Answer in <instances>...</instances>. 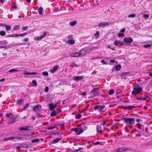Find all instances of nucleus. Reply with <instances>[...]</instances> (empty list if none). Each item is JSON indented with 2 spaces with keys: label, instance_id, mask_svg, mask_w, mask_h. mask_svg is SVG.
<instances>
[{
  "label": "nucleus",
  "instance_id": "obj_41",
  "mask_svg": "<svg viewBox=\"0 0 152 152\" xmlns=\"http://www.w3.org/2000/svg\"><path fill=\"white\" fill-rule=\"evenodd\" d=\"M81 114H77L75 115V118L76 119H79L81 117Z\"/></svg>",
  "mask_w": 152,
  "mask_h": 152
},
{
  "label": "nucleus",
  "instance_id": "obj_14",
  "mask_svg": "<svg viewBox=\"0 0 152 152\" xmlns=\"http://www.w3.org/2000/svg\"><path fill=\"white\" fill-rule=\"evenodd\" d=\"M30 128H32V127L31 126H25L20 128L19 129L21 131H28L30 130Z\"/></svg>",
  "mask_w": 152,
  "mask_h": 152
},
{
  "label": "nucleus",
  "instance_id": "obj_8",
  "mask_svg": "<svg viewBox=\"0 0 152 152\" xmlns=\"http://www.w3.org/2000/svg\"><path fill=\"white\" fill-rule=\"evenodd\" d=\"M49 109L50 110H53L56 107V104H54L53 103H50L48 104Z\"/></svg>",
  "mask_w": 152,
  "mask_h": 152
},
{
  "label": "nucleus",
  "instance_id": "obj_19",
  "mask_svg": "<svg viewBox=\"0 0 152 152\" xmlns=\"http://www.w3.org/2000/svg\"><path fill=\"white\" fill-rule=\"evenodd\" d=\"M83 78V76H76L74 79V80L76 81H78Z\"/></svg>",
  "mask_w": 152,
  "mask_h": 152
},
{
  "label": "nucleus",
  "instance_id": "obj_2",
  "mask_svg": "<svg viewBox=\"0 0 152 152\" xmlns=\"http://www.w3.org/2000/svg\"><path fill=\"white\" fill-rule=\"evenodd\" d=\"M121 120L128 124H133L135 122V119L134 118H122Z\"/></svg>",
  "mask_w": 152,
  "mask_h": 152
},
{
  "label": "nucleus",
  "instance_id": "obj_35",
  "mask_svg": "<svg viewBox=\"0 0 152 152\" xmlns=\"http://www.w3.org/2000/svg\"><path fill=\"white\" fill-rule=\"evenodd\" d=\"M29 103H27V104H26V105L23 108V110H26L27 109V108H28V107L29 106Z\"/></svg>",
  "mask_w": 152,
  "mask_h": 152
},
{
  "label": "nucleus",
  "instance_id": "obj_37",
  "mask_svg": "<svg viewBox=\"0 0 152 152\" xmlns=\"http://www.w3.org/2000/svg\"><path fill=\"white\" fill-rule=\"evenodd\" d=\"M39 141V140L38 139H36L31 140V142H38Z\"/></svg>",
  "mask_w": 152,
  "mask_h": 152
},
{
  "label": "nucleus",
  "instance_id": "obj_40",
  "mask_svg": "<svg viewBox=\"0 0 152 152\" xmlns=\"http://www.w3.org/2000/svg\"><path fill=\"white\" fill-rule=\"evenodd\" d=\"M6 33L4 31H0V35L1 36H3L5 35Z\"/></svg>",
  "mask_w": 152,
  "mask_h": 152
},
{
  "label": "nucleus",
  "instance_id": "obj_21",
  "mask_svg": "<svg viewBox=\"0 0 152 152\" xmlns=\"http://www.w3.org/2000/svg\"><path fill=\"white\" fill-rule=\"evenodd\" d=\"M20 28V26L16 25L13 28L12 30L14 31H16L19 29Z\"/></svg>",
  "mask_w": 152,
  "mask_h": 152
},
{
  "label": "nucleus",
  "instance_id": "obj_9",
  "mask_svg": "<svg viewBox=\"0 0 152 152\" xmlns=\"http://www.w3.org/2000/svg\"><path fill=\"white\" fill-rule=\"evenodd\" d=\"M124 41L127 43H131L133 41L132 38L130 37H126L124 39Z\"/></svg>",
  "mask_w": 152,
  "mask_h": 152
},
{
  "label": "nucleus",
  "instance_id": "obj_30",
  "mask_svg": "<svg viewBox=\"0 0 152 152\" xmlns=\"http://www.w3.org/2000/svg\"><path fill=\"white\" fill-rule=\"evenodd\" d=\"M32 83L33 84V85H32V86H37V83L36 81L35 80H32Z\"/></svg>",
  "mask_w": 152,
  "mask_h": 152
},
{
  "label": "nucleus",
  "instance_id": "obj_39",
  "mask_svg": "<svg viewBox=\"0 0 152 152\" xmlns=\"http://www.w3.org/2000/svg\"><path fill=\"white\" fill-rule=\"evenodd\" d=\"M136 15L134 14H131L128 16V18H134L135 17Z\"/></svg>",
  "mask_w": 152,
  "mask_h": 152
},
{
  "label": "nucleus",
  "instance_id": "obj_52",
  "mask_svg": "<svg viewBox=\"0 0 152 152\" xmlns=\"http://www.w3.org/2000/svg\"><path fill=\"white\" fill-rule=\"evenodd\" d=\"M96 131H97V132L98 133H101L102 132V131L101 130L100 131L99 130V128H98V127L97 128Z\"/></svg>",
  "mask_w": 152,
  "mask_h": 152
},
{
  "label": "nucleus",
  "instance_id": "obj_26",
  "mask_svg": "<svg viewBox=\"0 0 152 152\" xmlns=\"http://www.w3.org/2000/svg\"><path fill=\"white\" fill-rule=\"evenodd\" d=\"M4 26L5 27L7 31H10L11 29V28L10 26H7L6 24V25Z\"/></svg>",
  "mask_w": 152,
  "mask_h": 152
},
{
  "label": "nucleus",
  "instance_id": "obj_47",
  "mask_svg": "<svg viewBox=\"0 0 152 152\" xmlns=\"http://www.w3.org/2000/svg\"><path fill=\"white\" fill-rule=\"evenodd\" d=\"M27 34V33H24L23 34H19V37H23Z\"/></svg>",
  "mask_w": 152,
  "mask_h": 152
},
{
  "label": "nucleus",
  "instance_id": "obj_29",
  "mask_svg": "<svg viewBox=\"0 0 152 152\" xmlns=\"http://www.w3.org/2000/svg\"><path fill=\"white\" fill-rule=\"evenodd\" d=\"M59 66L58 65L54 66L53 68V72H54L56 71L59 68Z\"/></svg>",
  "mask_w": 152,
  "mask_h": 152
},
{
  "label": "nucleus",
  "instance_id": "obj_51",
  "mask_svg": "<svg viewBox=\"0 0 152 152\" xmlns=\"http://www.w3.org/2000/svg\"><path fill=\"white\" fill-rule=\"evenodd\" d=\"M46 32H44V34L43 35H42L41 36V37H42V38H44L45 36L46 35Z\"/></svg>",
  "mask_w": 152,
  "mask_h": 152
},
{
  "label": "nucleus",
  "instance_id": "obj_22",
  "mask_svg": "<svg viewBox=\"0 0 152 152\" xmlns=\"http://www.w3.org/2000/svg\"><path fill=\"white\" fill-rule=\"evenodd\" d=\"M7 118H9L10 120L13 117V114L12 113H8L7 115Z\"/></svg>",
  "mask_w": 152,
  "mask_h": 152
},
{
  "label": "nucleus",
  "instance_id": "obj_1",
  "mask_svg": "<svg viewBox=\"0 0 152 152\" xmlns=\"http://www.w3.org/2000/svg\"><path fill=\"white\" fill-rule=\"evenodd\" d=\"M138 85L137 84L136 85L135 87L134 88L132 92V94L136 95L138 94H141V92L142 91V89L140 88H137Z\"/></svg>",
  "mask_w": 152,
  "mask_h": 152
},
{
  "label": "nucleus",
  "instance_id": "obj_12",
  "mask_svg": "<svg viewBox=\"0 0 152 152\" xmlns=\"http://www.w3.org/2000/svg\"><path fill=\"white\" fill-rule=\"evenodd\" d=\"M97 47H91L87 48L86 49L87 53H89L92 51L94 49H96Z\"/></svg>",
  "mask_w": 152,
  "mask_h": 152
},
{
  "label": "nucleus",
  "instance_id": "obj_18",
  "mask_svg": "<svg viewBox=\"0 0 152 152\" xmlns=\"http://www.w3.org/2000/svg\"><path fill=\"white\" fill-rule=\"evenodd\" d=\"M61 139V138H56L51 141L52 143L53 144L56 143L59 141Z\"/></svg>",
  "mask_w": 152,
  "mask_h": 152
},
{
  "label": "nucleus",
  "instance_id": "obj_61",
  "mask_svg": "<svg viewBox=\"0 0 152 152\" xmlns=\"http://www.w3.org/2000/svg\"><path fill=\"white\" fill-rule=\"evenodd\" d=\"M6 25V24L3 23H0V26H4Z\"/></svg>",
  "mask_w": 152,
  "mask_h": 152
},
{
  "label": "nucleus",
  "instance_id": "obj_10",
  "mask_svg": "<svg viewBox=\"0 0 152 152\" xmlns=\"http://www.w3.org/2000/svg\"><path fill=\"white\" fill-rule=\"evenodd\" d=\"M87 53V52L86 49H82L80 53H79V56H83L86 55Z\"/></svg>",
  "mask_w": 152,
  "mask_h": 152
},
{
  "label": "nucleus",
  "instance_id": "obj_59",
  "mask_svg": "<svg viewBox=\"0 0 152 152\" xmlns=\"http://www.w3.org/2000/svg\"><path fill=\"white\" fill-rule=\"evenodd\" d=\"M7 37H15V36L14 35V34H10L9 35L7 36Z\"/></svg>",
  "mask_w": 152,
  "mask_h": 152
},
{
  "label": "nucleus",
  "instance_id": "obj_6",
  "mask_svg": "<svg viewBox=\"0 0 152 152\" xmlns=\"http://www.w3.org/2000/svg\"><path fill=\"white\" fill-rule=\"evenodd\" d=\"M19 119V117L18 116H17L14 117H12V118L10 120V122L11 124L14 123L18 121Z\"/></svg>",
  "mask_w": 152,
  "mask_h": 152
},
{
  "label": "nucleus",
  "instance_id": "obj_54",
  "mask_svg": "<svg viewBox=\"0 0 152 152\" xmlns=\"http://www.w3.org/2000/svg\"><path fill=\"white\" fill-rule=\"evenodd\" d=\"M70 66H72V67L75 66V67H77L78 66V65H77V64H75V63H74L73 64V65H71Z\"/></svg>",
  "mask_w": 152,
  "mask_h": 152
},
{
  "label": "nucleus",
  "instance_id": "obj_58",
  "mask_svg": "<svg viewBox=\"0 0 152 152\" xmlns=\"http://www.w3.org/2000/svg\"><path fill=\"white\" fill-rule=\"evenodd\" d=\"M98 105H96L94 107V110H96L97 109H98Z\"/></svg>",
  "mask_w": 152,
  "mask_h": 152
},
{
  "label": "nucleus",
  "instance_id": "obj_27",
  "mask_svg": "<svg viewBox=\"0 0 152 152\" xmlns=\"http://www.w3.org/2000/svg\"><path fill=\"white\" fill-rule=\"evenodd\" d=\"M23 102V99H19L17 101V103L19 105H20L21 104H22Z\"/></svg>",
  "mask_w": 152,
  "mask_h": 152
},
{
  "label": "nucleus",
  "instance_id": "obj_32",
  "mask_svg": "<svg viewBox=\"0 0 152 152\" xmlns=\"http://www.w3.org/2000/svg\"><path fill=\"white\" fill-rule=\"evenodd\" d=\"M114 91L113 90V89H110L109 91L108 92V94L110 95H112L113 94H114Z\"/></svg>",
  "mask_w": 152,
  "mask_h": 152
},
{
  "label": "nucleus",
  "instance_id": "obj_23",
  "mask_svg": "<svg viewBox=\"0 0 152 152\" xmlns=\"http://www.w3.org/2000/svg\"><path fill=\"white\" fill-rule=\"evenodd\" d=\"M67 42L69 44L73 45L75 43V41L73 39H70L67 41Z\"/></svg>",
  "mask_w": 152,
  "mask_h": 152
},
{
  "label": "nucleus",
  "instance_id": "obj_38",
  "mask_svg": "<svg viewBox=\"0 0 152 152\" xmlns=\"http://www.w3.org/2000/svg\"><path fill=\"white\" fill-rule=\"evenodd\" d=\"M145 97H140V98H138L137 97L136 99L138 100H145Z\"/></svg>",
  "mask_w": 152,
  "mask_h": 152
},
{
  "label": "nucleus",
  "instance_id": "obj_42",
  "mask_svg": "<svg viewBox=\"0 0 152 152\" xmlns=\"http://www.w3.org/2000/svg\"><path fill=\"white\" fill-rule=\"evenodd\" d=\"M143 46L144 48H147L150 47L151 46V44H147L144 45Z\"/></svg>",
  "mask_w": 152,
  "mask_h": 152
},
{
  "label": "nucleus",
  "instance_id": "obj_53",
  "mask_svg": "<svg viewBox=\"0 0 152 152\" xmlns=\"http://www.w3.org/2000/svg\"><path fill=\"white\" fill-rule=\"evenodd\" d=\"M49 91V88L48 87L46 86L45 87V92H48Z\"/></svg>",
  "mask_w": 152,
  "mask_h": 152
},
{
  "label": "nucleus",
  "instance_id": "obj_31",
  "mask_svg": "<svg viewBox=\"0 0 152 152\" xmlns=\"http://www.w3.org/2000/svg\"><path fill=\"white\" fill-rule=\"evenodd\" d=\"M57 125L56 124L54 126H49L48 127V129L52 130L57 127Z\"/></svg>",
  "mask_w": 152,
  "mask_h": 152
},
{
  "label": "nucleus",
  "instance_id": "obj_11",
  "mask_svg": "<svg viewBox=\"0 0 152 152\" xmlns=\"http://www.w3.org/2000/svg\"><path fill=\"white\" fill-rule=\"evenodd\" d=\"M41 108V106L40 105L37 104L33 107V109L35 112H37L39 111Z\"/></svg>",
  "mask_w": 152,
  "mask_h": 152
},
{
  "label": "nucleus",
  "instance_id": "obj_15",
  "mask_svg": "<svg viewBox=\"0 0 152 152\" xmlns=\"http://www.w3.org/2000/svg\"><path fill=\"white\" fill-rule=\"evenodd\" d=\"M81 128L82 129V130H86L88 127V124H82L81 125Z\"/></svg>",
  "mask_w": 152,
  "mask_h": 152
},
{
  "label": "nucleus",
  "instance_id": "obj_24",
  "mask_svg": "<svg viewBox=\"0 0 152 152\" xmlns=\"http://www.w3.org/2000/svg\"><path fill=\"white\" fill-rule=\"evenodd\" d=\"M43 9L42 7H39L38 10V12L39 14L41 15H42V12L43 11Z\"/></svg>",
  "mask_w": 152,
  "mask_h": 152
},
{
  "label": "nucleus",
  "instance_id": "obj_20",
  "mask_svg": "<svg viewBox=\"0 0 152 152\" xmlns=\"http://www.w3.org/2000/svg\"><path fill=\"white\" fill-rule=\"evenodd\" d=\"M135 107L134 106H128L124 107V109H128L129 110H132V108Z\"/></svg>",
  "mask_w": 152,
  "mask_h": 152
},
{
  "label": "nucleus",
  "instance_id": "obj_5",
  "mask_svg": "<svg viewBox=\"0 0 152 152\" xmlns=\"http://www.w3.org/2000/svg\"><path fill=\"white\" fill-rule=\"evenodd\" d=\"M74 131L76 132L77 135H79L83 132V131L81 127L75 128L74 129Z\"/></svg>",
  "mask_w": 152,
  "mask_h": 152
},
{
  "label": "nucleus",
  "instance_id": "obj_46",
  "mask_svg": "<svg viewBox=\"0 0 152 152\" xmlns=\"http://www.w3.org/2000/svg\"><path fill=\"white\" fill-rule=\"evenodd\" d=\"M42 74L43 75L47 76L48 75V72L45 71V72H43Z\"/></svg>",
  "mask_w": 152,
  "mask_h": 152
},
{
  "label": "nucleus",
  "instance_id": "obj_28",
  "mask_svg": "<svg viewBox=\"0 0 152 152\" xmlns=\"http://www.w3.org/2000/svg\"><path fill=\"white\" fill-rule=\"evenodd\" d=\"M8 44V42L6 40L0 41V44L6 45Z\"/></svg>",
  "mask_w": 152,
  "mask_h": 152
},
{
  "label": "nucleus",
  "instance_id": "obj_16",
  "mask_svg": "<svg viewBox=\"0 0 152 152\" xmlns=\"http://www.w3.org/2000/svg\"><path fill=\"white\" fill-rule=\"evenodd\" d=\"M24 74L25 75H36L37 74V73L34 72H27L26 71H25L24 72Z\"/></svg>",
  "mask_w": 152,
  "mask_h": 152
},
{
  "label": "nucleus",
  "instance_id": "obj_63",
  "mask_svg": "<svg viewBox=\"0 0 152 152\" xmlns=\"http://www.w3.org/2000/svg\"><path fill=\"white\" fill-rule=\"evenodd\" d=\"M12 7L14 9H15L17 8L16 6L14 4H13Z\"/></svg>",
  "mask_w": 152,
  "mask_h": 152
},
{
  "label": "nucleus",
  "instance_id": "obj_34",
  "mask_svg": "<svg viewBox=\"0 0 152 152\" xmlns=\"http://www.w3.org/2000/svg\"><path fill=\"white\" fill-rule=\"evenodd\" d=\"M121 66L120 65H118L116 66L115 69L117 71H119L121 68Z\"/></svg>",
  "mask_w": 152,
  "mask_h": 152
},
{
  "label": "nucleus",
  "instance_id": "obj_55",
  "mask_svg": "<svg viewBox=\"0 0 152 152\" xmlns=\"http://www.w3.org/2000/svg\"><path fill=\"white\" fill-rule=\"evenodd\" d=\"M128 74H129V73H128V72H124V73H121V76H123V75H126Z\"/></svg>",
  "mask_w": 152,
  "mask_h": 152
},
{
  "label": "nucleus",
  "instance_id": "obj_48",
  "mask_svg": "<svg viewBox=\"0 0 152 152\" xmlns=\"http://www.w3.org/2000/svg\"><path fill=\"white\" fill-rule=\"evenodd\" d=\"M149 15L148 14H144L143 15V17L145 19H146L149 17Z\"/></svg>",
  "mask_w": 152,
  "mask_h": 152
},
{
  "label": "nucleus",
  "instance_id": "obj_60",
  "mask_svg": "<svg viewBox=\"0 0 152 152\" xmlns=\"http://www.w3.org/2000/svg\"><path fill=\"white\" fill-rule=\"evenodd\" d=\"M108 121V120H106L105 121H103V125L104 126L106 122Z\"/></svg>",
  "mask_w": 152,
  "mask_h": 152
},
{
  "label": "nucleus",
  "instance_id": "obj_17",
  "mask_svg": "<svg viewBox=\"0 0 152 152\" xmlns=\"http://www.w3.org/2000/svg\"><path fill=\"white\" fill-rule=\"evenodd\" d=\"M69 56L73 57H76L79 56L78 53H72L70 54Z\"/></svg>",
  "mask_w": 152,
  "mask_h": 152
},
{
  "label": "nucleus",
  "instance_id": "obj_45",
  "mask_svg": "<svg viewBox=\"0 0 152 152\" xmlns=\"http://www.w3.org/2000/svg\"><path fill=\"white\" fill-rule=\"evenodd\" d=\"M18 71V69H12L9 70V72L10 73L12 72H15Z\"/></svg>",
  "mask_w": 152,
  "mask_h": 152
},
{
  "label": "nucleus",
  "instance_id": "obj_25",
  "mask_svg": "<svg viewBox=\"0 0 152 152\" xmlns=\"http://www.w3.org/2000/svg\"><path fill=\"white\" fill-rule=\"evenodd\" d=\"M77 23L76 21H71L69 23V25L71 26H75Z\"/></svg>",
  "mask_w": 152,
  "mask_h": 152
},
{
  "label": "nucleus",
  "instance_id": "obj_49",
  "mask_svg": "<svg viewBox=\"0 0 152 152\" xmlns=\"http://www.w3.org/2000/svg\"><path fill=\"white\" fill-rule=\"evenodd\" d=\"M56 115V113L54 112H53L51 113L50 114V116H53Z\"/></svg>",
  "mask_w": 152,
  "mask_h": 152
},
{
  "label": "nucleus",
  "instance_id": "obj_13",
  "mask_svg": "<svg viewBox=\"0 0 152 152\" xmlns=\"http://www.w3.org/2000/svg\"><path fill=\"white\" fill-rule=\"evenodd\" d=\"M114 45L116 46L120 45L121 46L124 44L123 42H120L119 41L117 40H115L114 43Z\"/></svg>",
  "mask_w": 152,
  "mask_h": 152
},
{
  "label": "nucleus",
  "instance_id": "obj_57",
  "mask_svg": "<svg viewBox=\"0 0 152 152\" xmlns=\"http://www.w3.org/2000/svg\"><path fill=\"white\" fill-rule=\"evenodd\" d=\"M100 142H95L94 143V145H99L100 144Z\"/></svg>",
  "mask_w": 152,
  "mask_h": 152
},
{
  "label": "nucleus",
  "instance_id": "obj_43",
  "mask_svg": "<svg viewBox=\"0 0 152 152\" xmlns=\"http://www.w3.org/2000/svg\"><path fill=\"white\" fill-rule=\"evenodd\" d=\"M42 39V37L40 36L39 37H35L34 38V39L36 40H39L41 39Z\"/></svg>",
  "mask_w": 152,
  "mask_h": 152
},
{
  "label": "nucleus",
  "instance_id": "obj_62",
  "mask_svg": "<svg viewBox=\"0 0 152 152\" xmlns=\"http://www.w3.org/2000/svg\"><path fill=\"white\" fill-rule=\"evenodd\" d=\"M137 126L138 128L140 129H141V125L140 124H138Z\"/></svg>",
  "mask_w": 152,
  "mask_h": 152
},
{
  "label": "nucleus",
  "instance_id": "obj_50",
  "mask_svg": "<svg viewBox=\"0 0 152 152\" xmlns=\"http://www.w3.org/2000/svg\"><path fill=\"white\" fill-rule=\"evenodd\" d=\"M118 36L119 37H121L124 36L125 35L124 34L122 33H119L118 34Z\"/></svg>",
  "mask_w": 152,
  "mask_h": 152
},
{
  "label": "nucleus",
  "instance_id": "obj_33",
  "mask_svg": "<svg viewBox=\"0 0 152 152\" xmlns=\"http://www.w3.org/2000/svg\"><path fill=\"white\" fill-rule=\"evenodd\" d=\"M99 33L98 31H96V33L94 34L95 37L97 39L99 37Z\"/></svg>",
  "mask_w": 152,
  "mask_h": 152
},
{
  "label": "nucleus",
  "instance_id": "obj_36",
  "mask_svg": "<svg viewBox=\"0 0 152 152\" xmlns=\"http://www.w3.org/2000/svg\"><path fill=\"white\" fill-rule=\"evenodd\" d=\"M12 139H17L19 140H21L23 139V138L21 137H12Z\"/></svg>",
  "mask_w": 152,
  "mask_h": 152
},
{
  "label": "nucleus",
  "instance_id": "obj_44",
  "mask_svg": "<svg viewBox=\"0 0 152 152\" xmlns=\"http://www.w3.org/2000/svg\"><path fill=\"white\" fill-rule=\"evenodd\" d=\"M11 139H12V137H8V138H5V139H4V141H7V140H11Z\"/></svg>",
  "mask_w": 152,
  "mask_h": 152
},
{
  "label": "nucleus",
  "instance_id": "obj_56",
  "mask_svg": "<svg viewBox=\"0 0 152 152\" xmlns=\"http://www.w3.org/2000/svg\"><path fill=\"white\" fill-rule=\"evenodd\" d=\"M28 28V26H24V27H23L22 29L23 30H25L26 29H27Z\"/></svg>",
  "mask_w": 152,
  "mask_h": 152
},
{
  "label": "nucleus",
  "instance_id": "obj_7",
  "mask_svg": "<svg viewBox=\"0 0 152 152\" xmlns=\"http://www.w3.org/2000/svg\"><path fill=\"white\" fill-rule=\"evenodd\" d=\"M129 149L125 147H123L120 148L117 151H115L116 152H121L123 151H124L125 152H126L129 151Z\"/></svg>",
  "mask_w": 152,
  "mask_h": 152
},
{
  "label": "nucleus",
  "instance_id": "obj_3",
  "mask_svg": "<svg viewBox=\"0 0 152 152\" xmlns=\"http://www.w3.org/2000/svg\"><path fill=\"white\" fill-rule=\"evenodd\" d=\"M99 88H94L91 91V93H93L95 96H98L100 95L101 92L99 91Z\"/></svg>",
  "mask_w": 152,
  "mask_h": 152
},
{
  "label": "nucleus",
  "instance_id": "obj_4",
  "mask_svg": "<svg viewBox=\"0 0 152 152\" xmlns=\"http://www.w3.org/2000/svg\"><path fill=\"white\" fill-rule=\"evenodd\" d=\"M110 24H111L110 23H107L106 22H103L98 24L99 27L106 26L109 25Z\"/></svg>",
  "mask_w": 152,
  "mask_h": 152
},
{
  "label": "nucleus",
  "instance_id": "obj_64",
  "mask_svg": "<svg viewBox=\"0 0 152 152\" xmlns=\"http://www.w3.org/2000/svg\"><path fill=\"white\" fill-rule=\"evenodd\" d=\"M102 110H103V109H104L105 107V106L104 105H103L102 106H100Z\"/></svg>",
  "mask_w": 152,
  "mask_h": 152
}]
</instances>
